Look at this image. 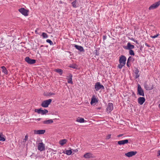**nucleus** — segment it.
I'll return each mask as SVG.
<instances>
[{
  "instance_id": "4468645a",
  "label": "nucleus",
  "mask_w": 160,
  "mask_h": 160,
  "mask_svg": "<svg viewBox=\"0 0 160 160\" xmlns=\"http://www.w3.org/2000/svg\"><path fill=\"white\" fill-rule=\"evenodd\" d=\"M145 101V98L144 97H140L138 99V103L141 105H142Z\"/></svg>"
},
{
  "instance_id": "ddd939ff",
  "label": "nucleus",
  "mask_w": 160,
  "mask_h": 160,
  "mask_svg": "<svg viewBox=\"0 0 160 160\" xmlns=\"http://www.w3.org/2000/svg\"><path fill=\"white\" fill-rule=\"evenodd\" d=\"M137 152L136 151H131L125 153V155L128 157H130L135 155Z\"/></svg>"
},
{
  "instance_id": "0eeeda50",
  "label": "nucleus",
  "mask_w": 160,
  "mask_h": 160,
  "mask_svg": "<svg viewBox=\"0 0 160 160\" xmlns=\"http://www.w3.org/2000/svg\"><path fill=\"white\" fill-rule=\"evenodd\" d=\"M35 112L38 113V114H41L42 115H44L47 113L48 112V111L46 109L42 110L41 109H35Z\"/></svg>"
},
{
  "instance_id": "f03ea898",
  "label": "nucleus",
  "mask_w": 160,
  "mask_h": 160,
  "mask_svg": "<svg viewBox=\"0 0 160 160\" xmlns=\"http://www.w3.org/2000/svg\"><path fill=\"white\" fill-rule=\"evenodd\" d=\"M52 101V100L51 99L43 101L41 104V106L44 108H47L50 104Z\"/></svg>"
},
{
  "instance_id": "c85d7f7f",
  "label": "nucleus",
  "mask_w": 160,
  "mask_h": 160,
  "mask_svg": "<svg viewBox=\"0 0 160 160\" xmlns=\"http://www.w3.org/2000/svg\"><path fill=\"white\" fill-rule=\"evenodd\" d=\"M129 54L131 55H134V53L133 51L132 50H130L129 51Z\"/></svg>"
},
{
  "instance_id": "a19ab883",
  "label": "nucleus",
  "mask_w": 160,
  "mask_h": 160,
  "mask_svg": "<svg viewBox=\"0 0 160 160\" xmlns=\"http://www.w3.org/2000/svg\"><path fill=\"white\" fill-rule=\"evenodd\" d=\"M123 135V134H119L117 136L118 137H122Z\"/></svg>"
},
{
  "instance_id": "a18cd8bd",
  "label": "nucleus",
  "mask_w": 160,
  "mask_h": 160,
  "mask_svg": "<svg viewBox=\"0 0 160 160\" xmlns=\"http://www.w3.org/2000/svg\"><path fill=\"white\" fill-rule=\"evenodd\" d=\"M132 40H133V41H134V40H133V39H132Z\"/></svg>"
},
{
  "instance_id": "c9c22d12",
  "label": "nucleus",
  "mask_w": 160,
  "mask_h": 160,
  "mask_svg": "<svg viewBox=\"0 0 160 160\" xmlns=\"http://www.w3.org/2000/svg\"><path fill=\"white\" fill-rule=\"evenodd\" d=\"M33 120H35L36 121H40V120L41 119V118H37V119H36V118H33L32 119Z\"/></svg>"
},
{
  "instance_id": "5701e85b",
  "label": "nucleus",
  "mask_w": 160,
  "mask_h": 160,
  "mask_svg": "<svg viewBox=\"0 0 160 160\" xmlns=\"http://www.w3.org/2000/svg\"><path fill=\"white\" fill-rule=\"evenodd\" d=\"M54 71L59 73L60 75H61L62 73V70L59 68L55 69Z\"/></svg>"
},
{
  "instance_id": "7ed1b4c3",
  "label": "nucleus",
  "mask_w": 160,
  "mask_h": 160,
  "mask_svg": "<svg viewBox=\"0 0 160 160\" xmlns=\"http://www.w3.org/2000/svg\"><path fill=\"white\" fill-rule=\"evenodd\" d=\"M94 88L96 91H98L100 89H104V88L103 86L101 85L99 82L95 83L94 86Z\"/></svg>"
},
{
  "instance_id": "2eb2a0df",
  "label": "nucleus",
  "mask_w": 160,
  "mask_h": 160,
  "mask_svg": "<svg viewBox=\"0 0 160 160\" xmlns=\"http://www.w3.org/2000/svg\"><path fill=\"white\" fill-rule=\"evenodd\" d=\"M72 75L71 74H70L68 76H67V79L68 80V83L71 84H73V82L72 81Z\"/></svg>"
},
{
  "instance_id": "e433bc0d",
  "label": "nucleus",
  "mask_w": 160,
  "mask_h": 160,
  "mask_svg": "<svg viewBox=\"0 0 160 160\" xmlns=\"http://www.w3.org/2000/svg\"><path fill=\"white\" fill-rule=\"evenodd\" d=\"M127 65L128 67H130V64H129V62H127Z\"/></svg>"
},
{
  "instance_id": "79ce46f5",
  "label": "nucleus",
  "mask_w": 160,
  "mask_h": 160,
  "mask_svg": "<svg viewBox=\"0 0 160 160\" xmlns=\"http://www.w3.org/2000/svg\"><path fill=\"white\" fill-rule=\"evenodd\" d=\"M147 85L146 84H144V87L145 88H146L147 90L148 89L147 88Z\"/></svg>"
},
{
  "instance_id": "58836bf2",
  "label": "nucleus",
  "mask_w": 160,
  "mask_h": 160,
  "mask_svg": "<svg viewBox=\"0 0 160 160\" xmlns=\"http://www.w3.org/2000/svg\"><path fill=\"white\" fill-rule=\"evenodd\" d=\"M139 77V75L138 74H135V78H137Z\"/></svg>"
},
{
  "instance_id": "dca6fc26",
  "label": "nucleus",
  "mask_w": 160,
  "mask_h": 160,
  "mask_svg": "<svg viewBox=\"0 0 160 160\" xmlns=\"http://www.w3.org/2000/svg\"><path fill=\"white\" fill-rule=\"evenodd\" d=\"M34 132L35 134H42L45 132V130H34Z\"/></svg>"
},
{
  "instance_id": "c756f323",
  "label": "nucleus",
  "mask_w": 160,
  "mask_h": 160,
  "mask_svg": "<svg viewBox=\"0 0 160 160\" xmlns=\"http://www.w3.org/2000/svg\"><path fill=\"white\" fill-rule=\"evenodd\" d=\"M46 42L48 43H49L50 45H53L52 42L50 39H47L46 40Z\"/></svg>"
},
{
  "instance_id": "37998d69",
  "label": "nucleus",
  "mask_w": 160,
  "mask_h": 160,
  "mask_svg": "<svg viewBox=\"0 0 160 160\" xmlns=\"http://www.w3.org/2000/svg\"><path fill=\"white\" fill-rule=\"evenodd\" d=\"M70 67H71V68H75V67L74 66H71Z\"/></svg>"
},
{
  "instance_id": "412c9836",
  "label": "nucleus",
  "mask_w": 160,
  "mask_h": 160,
  "mask_svg": "<svg viewBox=\"0 0 160 160\" xmlns=\"http://www.w3.org/2000/svg\"><path fill=\"white\" fill-rule=\"evenodd\" d=\"M53 122L52 120L50 119L47 120H46L43 122V123L44 124H48L52 123Z\"/></svg>"
},
{
  "instance_id": "b1692460",
  "label": "nucleus",
  "mask_w": 160,
  "mask_h": 160,
  "mask_svg": "<svg viewBox=\"0 0 160 160\" xmlns=\"http://www.w3.org/2000/svg\"><path fill=\"white\" fill-rule=\"evenodd\" d=\"M76 121L80 123H82L84 122V120L83 118H78L77 119Z\"/></svg>"
},
{
  "instance_id": "6ab92c4d",
  "label": "nucleus",
  "mask_w": 160,
  "mask_h": 160,
  "mask_svg": "<svg viewBox=\"0 0 160 160\" xmlns=\"http://www.w3.org/2000/svg\"><path fill=\"white\" fill-rule=\"evenodd\" d=\"M68 140L66 139H63L60 140L59 142V144L62 146L65 144L67 142Z\"/></svg>"
},
{
  "instance_id": "9d476101",
  "label": "nucleus",
  "mask_w": 160,
  "mask_h": 160,
  "mask_svg": "<svg viewBox=\"0 0 160 160\" xmlns=\"http://www.w3.org/2000/svg\"><path fill=\"white\" fill-rule=\"evenodd\" d=\"M160 5V2H155L151 5L149 8V10H152L157 8Z\"/></svg>"
},
{
  "instance_id": "f3484780",
  "label": "nucleus",
  "mask_w": 160,
  "mask_h": 160,
  "mask_svg": "<svg viewBox=\"0 0 160 160\" xmlns=\"http://www.w3.org/2000/svg\"><path fill=\"white\" fill-rule=\"evenodd\" d=\"M128 139H125L124 140H122L118 141V144L119 145H124L125 144L128 143Z\"/></svg>"
},
{
  "instance_id": "4c0bfd02",
  "label": "nucleus",
  "mask_w": 160,
  "mask_h": 160,
  "mask_svg": "<svg viewBox=\"0 0 160 160\" xmlns=\"http://www.w3.org/2000/svg\"><path fill=\"white\" fill-rule=\"evenodd\" d=\"M160 155V150H158L157 152V156H159Z\"/></svg>"
},
{
  "instance_id": "393cba45",
  "label": "nucleus",
  "mask_w": 160,
  "mask_h": 160,
  "mask_svg": "<svg viewBox=\"0 0 160 160\" xmlns=\"http://www.w3.org/2000/svg\"><path fill=\"white\" fill-rule=\"evenodd\" d=\"M64 153L68 155H70L72 154V152L71 150H67Z\"/></svg>"
},
{
  "instance_id": "6e6552de",
  "label": "nucleus",
  "mask_w": 160,
  "mask_h": 160,
  "mask_svg": "<svg viewBox=\"0 0 160 160\" xmlns=\"http://www.w3.org/2000/svg\"><path fill=\"white\" fill-rule=\"evenodd\" d=\"M25 61L29 64H33L35 63L36 60L34 59H30L29 57H27L25 59Z\"/></svg>"
},
{
  "instance_id": "9b49d317",
  "label": "nucleus",
  "mask_w": 160,
  "mask_h": 160,
  "mask_svg": "<svg viewBox=\"0 0 160 160\" xmlns=\"http://www.w3.org/2000/svg\"><path fill=\"white\" fill-rule=\"evenodd\" d=\"M98 102V99L96 98V97L95 95H93L91 98V100L90 102L91 104L92 105H95Z\"/></svg>"
},
{
  "instance_id": "473e14b6",
  "label": "nucleus",
  "mask_w": 160,
  "mask_h": 160,
  "mask_svg": "<svg viewBox=\"0 0 160 160\" xmlns=\"http://www.w3.org/2000/svg\"><path fill=\"white\" fill-rule=\"evenodd\" d=\"M111 134H108L107 135V136L106 139H109L110 138H111Z\"/></svg>"
},
{
  "instance_id": "ea45409f",
  "label": "nucleus",
  "mask_w": 160,
  "mask_h": 160,
  "mask_svg": "<svg viewBox=\"0 0 160 160\" xmlns=\"http://www.w3.org/2000/svg\"><path fill=\"white\" fill-rule=\"evenodd\" d=\"M145 45L148 47H150V45H148L147 43H145Z\"/></svg>"
},
{
  "instance_id": "f8f14e48",
  "label": "nucleus",
  "mask_w": 160,
  "mask_h": 160,
  "mask_svg": "<svg viewBox=\"0 0 160 160\" xmlns=\"http://www.w3.org/2000/svg\"><path fill=\"white\" fill-rule=\"evenodd\" d=\"M123 48L126 50H132V49L134 48V46L133 45H131V43L128 42L127 46H124Z\"/></svg>"
},
{
  "instance_id": "a878e982",
  "label": "nucleus",
  "mask_w": 160,
  "mask_h": 160,
  "mask_svg": "<svg viewBox=\"0 0 160 160\" xmlns=\"http://www.w3.org/2000/svg\"><path fill=\"white\" fill-rule=\"evenodd\" d=\"M5 140V139L4 138L2 134L0 133V141H4Z\"/></svg>"
},
{
  "instance_id": "f257e3e1",
  "label": "nucleus",
  "mask_w": 160,
  "mask_h": 160,
  "mask_svg": "<svg viewBox=\"0 0 160 160\" xmlns=\"http://www.w3.org/2000/svg\"><path fill=\"white\" fill-rule=\"evenodd\" d=\"M126 58L123 55H121L119 60V64L118 66V67L120 69H121L124 66L126 61Z\"/></svg>"
},
{
  "instance_id": "c03bdc74",
  "label": "nucleus",
  "mask_w": 160,
  "mask_h": 160,
  "mask_svg": "<svg viewBox=\"0 0 160 160\" xmlns=\"http://www.w3.org/2000/svg\"><path fill=\"white\" fill-rule=\"evenodd\" d=\"M103 39H105V37L104 36H103Z\"/></svg>"
},
{
  "instance_id": "cd10ccee",
  "label": "nucleus",
  "mask_w": 160,
  "mask_h": 160,
  "mask_svg": "<svg viewBox=\"0 0 160 160\" xmlns=\"http://www.w3.org/2000/svg\"><path fill=\"white\" fill-rule=\"evenodd\" d=\"M72 4L73 8H76L77 7L76 5V0H75L72 3Z\"/></svg>"
},
{
  "instance_id": "72a5a7b5",
  "label": "nucleus",
  "mask_w": 160,
  "mask_h": 160,
  "mask_svg": "<svg viewBox=\"0 0 160 160\" xmlns=\"http://www.w3.org/2000/svg\"><path fill=\"white\" fill-rule=\"evenodd\" d=\"M132 59V58L131 57H129L127 60V61L130 62Z\"/></svg>"
},
{
  "instance_id": "2f4dec72",
  "label": "nucleus",
  "mask_w": 160,
  "mask_h": 160,
  "mask_svg": "<svg viewBox=\"0 0 160 160\" xmlns=\"http://www.w3.org/2000/svg\"><path fill=\"white\" fill-rule=\"evenodd\" d=\"M139 72V71L138 69L137 68H136L134 71V73L135 74H138V73Z\"/></svg>"
},
{
  "instance_id": "49530a36",
  "label": "nucleus",
  "mask_w": 160,
  "mask_h": 160,
  "mask_svg": "<svg viewBox=\"0 0 160 160\" xmlns=\"http://www.w3.org/2000/svg\"><path fill=\"white\" fill-rule=\"evenodd\" d=\"M70 0L71 1H72V0Z\"/></svg>"
},
{
  "instance_id": "423d86ee",
  "label": "nucleus",
  "mask_w": 160,
  "mask_h": 160,
  "mask_svg": "<svg viewBox=\"0 0 160 160\" xmlns=\"http://www.w3.org/2000/svg\"><path fill=\"white\" fill-rule=\"evenodd\" d=\"M38 149L40 151H43L45 150V145L42 142H39L38 145Z\"/></svg>"
},
{
  "instance_id": "4be33fe9",
  "label": "nucleus",
  "mask_w": 160,
  "mask_h": 160,
  "mask_svg": "<svg viewBox=\"0 0 160 160\" xmlns=\"http://www.w3.org/2000/svg\"><path fill=\"white\" fill-rule=\"evenodd\" d=\"M1 68L2 69V72L3 73H4L5 74H8V71L4 66H2Z\"/></svg>"
},
{
  "instance_id": "a211bd4d",
  "label": "nucleus",
  "mask_w": 160,
  "mask_h": 160,
  "mask_svg": "<svg viewBox=\"0 0 160 160\" xmlns=\"http://www.w3.org/2000/svg\"><path fill=\"white\" fill-rule=\"evenodd\" d=\"M74 47L76 49L78 50L81 52H84V51L83 48L81 46L74 44Z\"/></svg>"
},
{
  "instance_id": "bb28decb",
  "label": "nucleus",
  "mask_w": 160,
  "mask_h": 160,
  "mask_svg": "<svg viewBox=\"0 0 160 160\" xmlns=\"http://www.w3.org/2000/svg\"><path fill=\"white\" fill-rule=\"evenodd\" d=\"M42 35L44 38H47L48 37V35L45 32H42Z\"/></svg>"
},
{
  "instance_id": "aec40b11",
  "label": "nucleus",
  "mask_w": 160,
  "mask_h": 160,
  "mask_svg": "<svg viewBox=\"0 0 160 160\" xmlns=\"http://www.w3.org/2000/svg\"><path fill=\"white\" fill-rule=\"evenodd\" d=\"M92 154L91 153H87L84 155V157L86 158H90L92 157Z\"/></svg>"
},
{
  "instance_id": "f704fd0d",
  "label": "nucleus",
  "mask_w": 160,
  "mask_h": 160,
  "mask_svg": "<svg viewBox=\"0 0 160 160\" xmlns=\"http://www.w3.org/2000/svg\"><path fill=\"white\" fill-rule=\"evenodd\" d=\"M28 139V137L27 136H25V138H24V142H26V140H27Z\"/></svg>"
},
{
  "instance_id": "1a4fd4ad",
  "label": "nucleus",
  "mask_w": 160,
  "mask_h": 160,
  "mask_svg": "<svg viewBox=\"0 0 160 160\" xmlns=\"http://www.w3.org/2000/svg\"><path fill=\"white\" fill-rule=\"evenodd\" d=\"M113 109V105L112 103H109L108 105L107 108V111L108 113H110Z\"/></svg>"
},
{
  "instance_id": "20e7f679",
  "label": "nucleus",
  "mask_w": 160,
  "mask_h": 160,
  "mask_svg": "<svg viewBox=\"0 0 160 160\" xmlns=\"http://www.w3.org/2000/svg\"><path fill=\"white\" fill-rule=\"evenodd\" d=\"M137 94L140 96L143 97L144 96V93L143 90L141 86L139 84L138 85Z\"/></svg>"
},
{
  "instance_id": "39448f33",
  "label": "nucleus",
  "mask_w": 160,
  "mask_h": 160,
  "mask_svg": "<svg viewBox=\"0 0 160 160\" xmlns=\"http://www.w3.org/2000/svg\"><path fill=\"white\" fill-rule=\"evenodd\" d=\"M18 11L23 15L27 16L28 14V10L24 9V8H21L18 10Z\"/></svg>"
},
{
  "instance_id": "7c9ffc66",
  "label": "nucleus",
  "mask_w": 160,
  "mask_h": 160,
  "mask_svg": "<svg viewBox=\"0 0 160 160\" xmlns=\"http://www.w3.org/2000/svg\"><path fill=\"white\" fill-rule=\"evenodd\" d=\"M159 35V33L157 34L156 35H154V36H151L150 37L152 38H157L158 36Z\"/></svg>"
}]
</instances>
